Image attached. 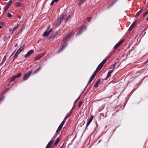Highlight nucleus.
<instances>
[{
    "label": "nucleus",
    "mask_w": 148,
    "mask_h": 148,
    "mask_svg": "<svg viewBox=\"0 0 148 148\" xmlns=\"http://www.w3.org/2000/svg\"><path fill=\"white\" fill-rule=\"evenodd\" d=\"M71 38L70 37V35H68L67 36L63 39V43L62 44L58 51V53H60L63 51L64 49L66 47L68 43L67 42Z\"/></svg>",
    "instance_id": "nucleus-1"
},
{
    "label": "nucleus",
    "mask_w": 148,
    "mask_h": 148,
    "mask_svg": "<svg viewBox=\"0 0 148 148\" xmlns=\"http://www.w3.org/2000/svg\"><path fill=\"white\" fill-rule=\"evenodd\" d=\"M86 29L87 28L85 26H82L79 28L76 34V36H78L79 35L81 34L84 31H86Z\"/></svg>",
    "instance_id": "nucleus-2"
},
{
    "label": "nucleus",
    "mask_w": 148,
    "mask_h": 148,
    "mask_svg": "<svg viewBox=\"0 0 148 148\" xmlns=\"http://www.w3.org/2000/svg\"><path fill=\"white\" fill-rule=\"evenodd\" d=\"M32 72V70H30L28 71L27 73H26L23 77V79L24 80H26L29 77L31 74Z\"/></svg>",
    "instance_id": "nucleus-3"
},
{
    "label": "nucleus",
    "mask_w": 148,
    "mask_h": 148,
    "mask_svg": "<svg viewBox=\"0 0 148 148\" xmlns=\"http://www.w3.org/2000/svg\"><path fill=\"white\" fill-rule=\"evenodd\" d=\"M62 18H63V17L61 16L56 22V25L57 27L59 26L63 21V20Z\"/></svg>",
    "instance_id": "nucleus-4"
},
{
    "label": "nucleus",
    "mask_w": 148,
    "mask_h": 148,
    "mask_svg": "<svg viewBox=\"0 0 148 148\" xmlns=\"http://www.w3.org/2000/svg\"><path fill=\"white\" fill-rule=\"evenodd\" d=\"M61 16H63V18H62L63 20H65V22L66 23L69 20L71 16L70 15H67L66 14H63Z\"/></svg>",
    "instance_id": "nucleus-5"
},
{
    "label": "nucleus",
    "mask_w": 148,
    "mask_h": 148,
    "mask_svg": "<svg viewBox=\"0 0 148 148\" xmlns=\"http://www.w3.org/2000/svg\"><path fill=\"white\" fill-rule=\"evenodd\" d=\"M93 119V116L92 115H91V116L90 117L89 119H88L87 120V122L86 124V130L87 129V127L88 126L90 125L91 122H92V120Z\"/></svg>",
    "instance_id": "nucleus-6"
},
{
    "label": "nucleus",
    "mask_w": 148,
    "mask_h": 148,
    "mask_svg": "<svg viewBox=\"0 0 148 148\" xmlns=\"http://www.w3.org/2000/svg\"><path fill=\"white\" fill-rule=\"evenodd\" d=\"M52 28L50 29L49 31L46 30L43 33V36H44L47 37L49 34H50L52 31Z\"/></svg>",
    "instance_id": "nucleus-7"
},
{
    "label": "nucleus",
    "mask_w": 148,
    "mask_h": 148,
    "mask_svg": "<svg viewBox=\"0 0 148 148\" xmlns=\"http://www.w3.org/2000/svg\"><path fill=\"white\" fill-rule=\"evenodd\" d=\"M63 122H62V123H61L60 125L58 127V129H57L56 132H58V133H59L60 131L62 129L64 124V123H63Z\"/></svg>",
    "instance_id": "nucleus-8"
},
{
    "label": "nucleus",
    "mask_w": 148,
    "mask_h": 148,
    "mask_svg": "<svg viewBox=\"0 0 148 148\" xmlns=\"http://www.w3.org/2000/svg\"><path fill=\"white\" fill-rule=\"evenodd\" d=\"M34 52V51L33 49H31L26 54H25L24 57L25 58H26L27 57L29 56L30 55L32 54Z\"/></svg>",
    "instance_id": "nucleus-9"
},
{
    "label": "nucleus",
    "mask_w": 148,
    "mask_h": 148,
    "mask_svg": "<svg viewBox=\"0 0 148 148\" xmlns=\"http://www.w3.org/2000/svg\"><path fill=\"white\" fill-rule=\"evenodd\" d=\"M123 40H121V41H119L115 45L114 47V49H116L118 47L123 43Z\"/></svg>",
    "instance_id": "nucleus-10"
},
{
    "label": "nucleus",
    "mask_w": 148,
    "mask_h": 148,
    "mask_svg": "<svg viewBox=\"0 0 148 148\" xmlns=\"http://www.w3.org/2000/svg\"><path fill=\"white\" fill-rule=\"evenodd\" d=\"M25 47V45H23L22 46H21L17 51L16 52L19 54H20V53L24 49Z\"/></svg>",
    "instance_id": "nucleus-11"
},
{
    "label": "nucleus",
    "mask_w": 148,
    "mask_h": 148,
    "mask_svg": "<svg viewBox=\"0 0 148 148\" xmlns=\"http://www.w3.org/2000/svg\"><path fill=\"white\" fill-rule=\"evenodd\" d=\"M96 74H95L94 73H93V74L91 76L88 83L87 84H88L90 83L92 80H93L95 76L96 75Z\"/></svg>",
    "instance_id": "nucleus-12"
},
{
    "label": "nucleus",
    "mask_w": 148,
    "mask_h": 148,
    "mask_svg": "<svg viewBox=\"0 0 148 148\" xmlns=\"http://www.w3.org/2000/svg\"><path fill=\"white\" fill-rule=\"evenodd\" d=\"M58 33L57 32H54L48 38V39L49 40L55 37L57 35Z\"/></svg>",
    "instance_id": "nucleus-13"
},
{
    "label": "nucleus",
    "mask_w": 148,
    "mask_h": 148,
    "mask_svg": "<svg viewBox=\"0 0 148 148\" xmlns=\"http://www.w3.org/2000/svg\"><path fill=\"white\" fill-rule=\"evenodd\" d=\"M136 21H135V22H134L132 23V24L131 25V26L128 29V31H131L132 29L134 27V26L135 25V23H136Z\"/></svg>",
    "instance_id": "nucleus-14"
},
{
    "label": "nucleus",
    "mask_w": 148,
    "mask_h": 148,
    "mask_svg": "<svg viewBox=\"0 0 148 148\" xmlns=\"http://www.w3.org/2000/svg\"><path fill=\"white\" fill-rule=\"evenodd\" d=\"M143 11V10L142 9H141L137 13L136 16H135V17L136 18H137L139 16V15L142 13Z\"/></svg>",
    "instance_id": "nucleus-15"
},
{
    "label": "nucleus",
    "mask_w": 148,
    "mask_h": 148,
    "mask_svg": "<svg viewBox=\"0 0 148 148\" xmlns=\"http://www.w3.org/2000/svg\"><path fill=\"white\" fill-rule=\"evenodd\" d=\"M103 65L101 64V63H100L97 66V70H98V71L100 70L102 67L103 66Z\"/></svg>",
    "instance_id": "nucleus-16"
},
{
    "label": "nucleus",
    "mask_w": 148,
    "mask_h": 148,
    "mask_svg": "<svg viewBox=\"0 0 148 148\" xmlns=\"http://www.w3.org/2000/svg\"><path fill=\"white\" fill-rule=\"evenodd\" d=\"M101 81V80L100 79H98L97 81L96 82V83L94 85V87L95 88L97 87L99 83Z\"/></svg>",
    "instance_id": "nucleus-17"
},
{
    "label": "nucleus",
    "mask_w": 148,
    "mask_h": 148,
    "mask_svg": "<svg viewBox=\"0 0 148 148\" xmlns=\"http://www.w3.org/2000/svg\"><path fill=\"white\" fill-rule=\"evenodd\" d=\"M113 71L114 69L108 71L107 74V77H109L110 76L111 74L113 72Z\"/></svg>",
    "instance_id": "nucleus-18"
},
{
    "label": "nucleus",
    "mask_w": 148,
    "mask_h": 148,
    "mask_svg": "<svg viewBox=\"0 0 148 148\" xmlns=\"http://www.w3.org/2000/svg\"><path fill=\"white\" fill-rule=\"evenodd\" d=\"M60 139L59 138H57L56 141V142L54 144V146H56L58 144V143L60 141Z\"/></svg>",
    "instance_id": "nucleus-19"
},
{
    "label": "nucleus",
    "mask_w": 148,
    "mask_h": 148,
    "mask_svg": "<svg viewBox=\"0 0 148 148\" xmlns=\"http://www.w3.org/2000/svg\"><path fill=\"white\" fill-rule=\"evenodd\" d=\"M44 55V54H41L38 56L36 58H35V59L38 60L40 59Z\"/></svg>",
    "instance_id": "nucleus-20"
},
{
    "label": "nucleus",
    "mask_w": 148,
    "mask_h": 148,
    "mask_svg": "<svg viewBox=\"0 0 148 148\" xmlns=\"http://www.w3.org/2000/svg\"><path fill=\"white\" fill-rule=\"evenodd\" d=\"M19 26V25L18 24H16L14 27L13 28L12 31L14 32L16 28H17Z\"/></svg>",
    "instance_id": "nucleus-21"
},
{
    "label": "nucleus",
    "mask_w": 148,
    "mask_h": 148,
    "mask_svg": "<svg viewBox=\"0 0 148 148\" xmlns=\"http://www.w3.org/2000/svg\"><path fill=\"white\" fill-rule=\"evenodd\" d=\"M15 5L18 7H20L22 5V4L20 3L16 2L15 4Z\"/></svg>",
    "instance_id": "nucleus-22"
},
{
    "label": "nucleus",
    "mask_w": 148,
    "mask_h": 148,
    "mask_svg": "<svg viewBox=\"0 0 148 148\" xmlns=\"http://www.w3.org/2000/svg\"><path fill=\"white\" fill-rule=\"evenodd\" d=\"M57 134H56V135H54L53 136V137L52 138L51 140H52V141L53 142L54 140H55V138H56V137H57V136L58 134H59V133H58V132H57Z\"/></svg>",
    "instance_id": "nucleus-23"
},
{
    "label": "nucleus",
    "mask_w": 148,
    "mask_h": 148,
    "mask_svg": "<svg viewBox=\"0 0 148 148\" xmlns=\"http://www.w3.org/2000/svg\"><path fill=\"white\" fill-rule=\"evenodd\" d=\"M53 142L52 141V140H50L49 142L47 145L49 147H50L52 145Z\"/></svg>",
    "instance_id": "nucleus-24"
},
{
    "label": "nucleus",
    "mask_w": 148,
    "mask_h": 148,
    "mask_svg": "<svg viewBox=\"0 0 148 148\" xmlns=\"http://www.w3.org/2000/svg\"><path fill=\"white\" fill-rule=\"evenodd\" d=\"M79 98H80V96L79 97H78L77 98L75 101L74 102V104L73 106V107H74L75 106V105L77 104V101L79 99Z\"/></svg>",
    "instance_id": "nucleus-25"
},
{
    "label": "nucleus",
    "mask_w": 148,
    "mask_h": 148,
    "mask_svg": "<svg viewBox=\"0 0 148 148\" xmlns=\"http://www.w3.org/2000/svg\"><path fill=\"white\" fill-rule=\"evenodd\" d=\"M15 79H16V77L14 76H13L12 77L10 78V82H12L13 81L15 80Z\"/></svg>",
    "instance_id": "nucleus-26"
},
{
    "label": "nucleus",
    "mask_w": 148,
    "mask_h": 148,
    "mask_svg": "<svg viewBox=\"0 0 148 148\" xmlns=\"http://www.w3.org/2000/svg\"><path fill=\"white\" fill-rule=\"evenodd\" d=\"M9 7L8 6L6 5L5 6L4 8V11L3 12V13H4L6 11L8 10Z\"/></svg>",
    "instance_id": "nucleus-27"
},
{
    "label": "nucleus",
    "mask_w": 148,
    "mask_h": 148,
    "mask_svg": "<svg viewBox=\"0 0 148 148\" xmlns=\"http://www.w3.org/2000/svg\"><path fill=\"white\" fill-rule=\"evenodd\" d=\"M18 53L16 52L14 56V59H15L17 58L18 57V55L19 54Z\"/></svg>",
    "instance_id": "nucleus-28"
},
{
    "label": "nucleus",
    "mask_w": 148,
    "mask_h": 148,
    "mask_svg": "<svg viewBox=\"0 0 148 148\" xmlns=\"http://www.w3.org/2000/svg\"><path fill=\"white\" fill-rule=\"evenodd\" d=\"M21 73H19L18 74H17L16 75L14 76L16 78H18L21 75Z\"/></svg>",
    "instance_id": "nucleus-29"
},
{
    "label": "nucleus",
    "mask_w": 148,
    "mask_h": 148,
    "mask_svg": "<svg viewBox=\"0 0 148 148\" xmlns=\"http://www.w3.org/2000/svg\"><path fill=\"white\" fill-rule=\"evenodd\" d=\"M5 97L4 96H2L1 98H0V103H1V101H3L5 99Z\"/></svg>",
    "instance_id": "nucleus-30"
},
{
    "label": "nucleus",
    "mask_w": 148,
    "mask_h": 148,
    "mask_svg": "<svg viewBox=\"0 0 148 148\" xmlns=\"http://www.w3.org/2000/svg\"><path fill=\"white\" fill-rule=\"evenodd\" d=\"M41 67H39L38 68H37L36 70L34 71V73H37L41 69Z\"/></svg>",
    "instance_id": "nucleus-31"
},
{
    "label": "nucleus",
    "mask_w": 148,
    "mask_h": 148,
    "mask_svg": "<svg viewBox=\"0 0 148 148\" xmlns=\"http://www.w3.org/2000/svg\"><path fill=\"white\" fill-rule=\"evenodd\" d=\"M12 2V0H10V1H9V2L6 5L8 6L9 7L10 5L11 4Z\"/></svg>",
    "instance_id": "nucleus-32"
},
{
    "label": "nucleus",
    "mask_w": 148,
    "mask_h": 148,
    "mask_svg": "<svg viewBox=\"0 0 148 148\" xmlns=\"http://www.w3.org/2000/svg\"><path fill=\"white\" fill-rule=\"evenodd\" d=\"M74 33L73 32H71L70 34L69 35H70V37L71 38L74 34Z\"/></svg>",
    "instance_id": "nucleus-33"
},
{
    "label": "nucleus",
    "mask_w": 148,
    "mask_h": 148,
    "mask_svg": "<svg viewBox=\"0 0 148 148\" xmlns=\"http://www.w3.org/2000/svg\"><path fill=\"white\" fill-rule=\"evenodd\" d=\"M106 62V61L104 59L100 63L102 65H103Z\"/></svg>",
    "instance_id": "nucleus-34"
},
{
    "label": "nucleus",
    "mask_w": 148,
    "mask_h": 148,
    "mask_svg": "<svg viewBox=\"0 0 148 148\" xmlns=\"http://www.w3.org/2000/svg\"><path fill=\"white\" fill-rule=\"evenodd\" d=\"M83 103V102L82 101H80L78 104V107L80 108L81 107Z\"/></svg>",
    "instance_id": "nucleus-35"
},
{
    "label": "nucleus",
    "mask_w": 148,
    "mask_h": 148,
    "mask_svg": "<svg viewBox=\"0 0 148 148\" xmlns=\"http://www.w3.org/2000/svg\"><path fill=\"white\" fill-rule=\"evenodd\" d=\"M74 109V107H73L72 108H71V110H70V112L69 113H70V114H71L72 113Z\"/></svg>",
    "instance_id": "nucleus-36"
},
{
    "label": "nucleus",
    "mask_w": 148,
    "mask_h": 148,
    "mask_svg": "<svg viewBox=\"0 0 148 148\" xmlns=\"http://www.w3.org/2000/svg\"><path fill=\"white\" fill-rule=\"evenodd\" d=\"M148 14V10L147 11L145 12L143 14V16H146Z\"/></svg>",
    "instance_id": "nucleus-37"
},
{
    "label": "nucleus",
    "mask_w": 148,
    "mask_h": 148,
    "mask_svg": "<svg viewBox=\"0 0 148 148\" xmlns=\"http://www.w3.org/2000/svg\"><path fill=\"white\" fill-rule=\"evenodd\" d=\"M7 15L8 17H11L12 16V15L10 13H8Z\"/></svg>",
    "instance_id": "nucleus-38"
},
{
    "label": "nucleus",
    "mask_w": 148,
    "mask_h": 148,
    "mask_svg": "<svg viewBox=\"0 0 148 148\" xmlns=\"http://www.w3.org/2000/svg\"><path fill=\"white\" fill-rule=\"evenodd\" d=\"M71 114H70V113H68L67 114L66 116L65 117V119H67L69 117Z\"/></svg>",
    "instance_id": "nucleus-39"
},
{
    "label": "nucleus",
    "mask_w": 148,
    "mask_h": 148,
    "mask_svg": "<svg viewBox=\"0 0 148 148\" xmlns=\"http://www.w3.org/2000/svg\"><path fill=\"white\" fill-rule=\"evenodd\" d=\"M7 38V35H5L3 36V40L4 41H5V39H6Z\"/></svg>",
    "instance_id": "nucleus-40"
},
{
    "label": "nucleus",
    "mask_w": 148,
    "mask_h": 148,
    "mask_svg": "<svg viewBox=\"0 0 148 148\" xmlns=\"http://www.w3.org/2000/svg\"><path fill=\"white\" fill-rule=\"evenodd\" d=\"M91 17H88L87 18V21L88 22H89L90 21L91 19Z\"/></svg>",
    "instance_id": "nucleus-41"
},
{
    "label": "nucleus",
    "mask_w": 148,
    "mask_h": 148,
    "mask_svg": "<svg viewBox=\"0 0 148 148\" xmlns=\"http://www.w3.org/2000/svg\"><path fill=\"white\" fill-rule=\"evenodd\" d=\"M117 0H114L111 3L113 5L116 1Z\"/></svg>",
    "instance_id": "nucleus-42"
},
{
    "label": "nucleus",
    "mask_w": 148,
    "mask_h": 148,
    "mask_svg": "<svg viewBox=\"0 0 148 148\" xmlns=\"http://www.w3.org/2000/svg\"><path fill=\"white\" fill-rule=\"evenodd\" d=\"M50 25H49L48 26V27L47 28V29L46 30L49 31V30L50 29Z\"/></svg>",
    "instance_id": "nucleus-43"
},
{
    "label": "nucleus",
    "mask_w": 148,
    "mask_h": 148,
    "mask_svg": "<svg viewBox=\"0 0 148 148\" xmlns=\"http://www.w3.org/2000/svg\"><path fill=\"white\" fill-rule=\"evenodd\" d=\"M88 84H87L86 85V87H85V88H84V90L82 92V93H81V94H82V93H83V92H84V91L87 88V87H88Z\"/></svg>",
    "instance_id": "nucleus-44"
},
{
    "label": "nucleus",
    "mask_w": 148,
    "mask_h": 148,
    "mask_svg": "<svg viewBox=\"0 0 148 148\" xmlns=\"http://www.w3.org/2000/svg\"><path fill=\"white\" fill-rule=\"evenodd\" d=\"M88 84H87L86 85V87H85V88H84V90L82 92V93H81V94H82V93H83V92H84V91L87 88V87H88Z\"/></svg>",
    "instance_id": "nucleus-45"
},
{
    "label": "nucleus",
    "mask_w": 148,
    "mask_h": 148,
    "mask_svg": "<svg viewBox=\"0 0 148 148\" xmlns=\"http://www.w3.org/2000/svg\"><path fill=\"white\" fill-rule=\"evenodd\" d=\"M16 49L14 51H13V52H12V54H11V55H10V57H9V58H10V57H11L14 54V53L16 51Z\"/></svg>",
    "instance_id": "nucleus-46"
},
{
    "label": "nucleus",
    "mask_w": 148,
    "mask_h": 148,
    "mask_svg": "<svg viewBox=\"0 0 148 148\" xmlns=\"http://www.w3.org/2000/svg\"><path fill=\"white\" fill-rule=\"evenodd\" d=\"M55 1H54V0H52V1L51 2V3L50 4V5H53V4L55 2Z\"/></svg>",
    "instance_id": "nucleus-47"
},
{
    "label": "nucleus",
    "mask_w": 148,
    "mask_h": 148,
    "mask_svg": "<svg viewBox=\"0 0 148 148\" xmlns=\"http://www.w3.org/2000/svg\"><path fill=\"white\" fill-rule=\"evenodd\" d=\"M112 5V4L111 3L108 6V8H109Z\"/></svg>",
    "instance_id": "nucleus-48"
},
{
    "label": "nucleus",
    "mask_w": 148,
    "mask_h": 148,
    "mask_svg": "<svg viewBox=\"0 0 148 148\" xmlns=\"http://www.w3.org/2000/svg\"><path fill=\"white\" fill-rule=\"evenodd\" d=\"M6 59V58L5 56L3 58L2 61L5 62V61Z\"/></svg>",
    "instance_id": "nucleus-49"
},
{
    "label": "nucleus",
    "mask_w": 148,
    "mask_h": 148,
    "mask_svg": "<svg viewBox=\"0 0 148 148\" xmlns=\"http://www.w3.org/2000/svg\"><path fill=\"white\" fill-rule=\"evenodd\" d=\"M4 24V23L2 22V21H1L0 22V25H3Z\"/></svg>",
    "instance_id": "nucleus-50"
},
{
    "label": "nucleus",
    "mask_w": 148,
    "mask_h": 148,
    "mask_svg": "<svg viewBox=\"0 0 148 148\" xmlns=\"http://www.w3.org/2000/svg\"><path fill=\"white\" fill-rule=\"evenodd\" d=\"M66 119H65V117L64 119L62 122H64L63 123H64Z\"/></svg>",
    "instance_id": "nucleus-51"
},
{
    "label": "nucleus",
    "mask_w": 148,
    "mask_h": 148,
    "mask_svg": "<svg viewBox=\"0 0 148 148\" xmlns=\"http://www.w3.org/2000/svg\"><path fill=\"white\" fill-rule=\"evenodd\" d=\"M148 62V59L145 62V64H146Z\"/></svg>",
    "instance_id": "nucleus-52"
},
{
    "label": "nucleus",
    "mask_w": 148,
    "mask_h": 148,
    "mask_svg": "<svg viewBox=\"0 0 148 148\" xmlns=\"http://www.w3.org/2000/svg\"><path fill=\"white\" fill-rule=\"evenodd\" d=\"M72 144H73L72 142H71V143H70L68 145H69V146L71 145H72Z\"/></svg>",
    "instance_id": "nucleus-53"
},
{
    "label": "nucleus",
    "mask_w": 148,
    "mask_h": 148,
    "mask_svg": "<svg viewBox=\"0 0 148 148\" xmlns=\"http://www.w3.org/2000/svg\"><path fill=\"white\" fill-rule=\"evenodd\" d=\"M98 71V70H97V69H96V70H95V72L94 73V74H95V72H96L97 73V72H98V71Z\"/></svg>",
    "instance_id": "nucleus-54"
},
{
    "label": "nucleus",
    "mask_w": 148,
    "mask_h": 148,
    "mask_svg": "<svg viewBox=\"0 0 148 148\" xmlns=\"http://www.w3.org/2000/svg\"><path fill=\"white\" fill-rule=\"evenodd\" d=\"M109 58V57H106V58L105 59V60H106V61Z\"/></svg>",
    "instance_id": "nucleus-55"
},
{
    "label": "nucleus",
    "mask_w": 148,
    "mask_h": 148,
    "mask_svg": "<svg viewBox=\"0 0 148 148\" xmlns=\"http://www.w3.org/2000/svg\"><path fill=\"white\" fill-rule=\"evenodd\" d=\"M112 53L110 54L108 56V57H109V58L112 55Z\"/></svg>",
    "instance_id": "nucleus-56"
},
{
    "label": "nucleus",
    "mask_w": 148,
    "mask_h": 148,
    "mask_svg": "<svg viewBox=\"0 0 148 148\" xmlns=\"http://www.w3.org/2000/svg\"><path fill=\"white\" fill-rule=\"evenodd\" d=\"M116 62L114 64V68L115 67V65H116Z\"/></svg>",
    "instance_id": "nucleus-57"
},
{
    "label": "nucleus",
    "mask_w": 148,
    "mask_h": 148,
    "mask_svg": "<svg viewBox=\"0 0 148 148\" xmlns=\"http://www.w3.org/2000/svg\"><path fill=\"white\" fill-rule=\"evenodd\" d=\"M4 62H3V61H2V62L1 63V64H0V65H2V64H3V63H4Z\"/></svg>",
    "instance_id": "nucleus-58"
},
{
    "label": "nucleus",
    "mask_w": 148,
    "mask_h": 148,
    "mask_svg": "<svg viewBox=\"0 0 148 148\" xmlns=\"http://www.w3.org/2000/svg\"><path fill=\"white\" fill-rule=\"evenodd\" d=\"M4 93H5L4 92H3V91L1 93V95H3V94H4Z\"/></svg>",
    "instance_id": "nucleus-59"
},
{
    "label": "nucleus",
    "mask_w": 148,
    "mask_h": 148,
    "mask_svg": "<svg viewBox=\"0 0 148 148\" xmlns=\"http://www.w3.org/2000/svg\"><path fill=\"white\" fill-rule=\"evenodd\" d=\"M6 88V89H5V90H6V91H7V90H8L9 89V88Z\"/></svg>",
    "instance_id": "nucleus-60"
},
{
    "label": "nucleus",
    "mask_w": 148,
    "mask_h": 148,
    "mask_svg": "<svg viewBox=\"0 0 148 148\" xmlns=\"http://www.w3.org/2000/svg\"><path fill=\"white\" fill-rule=\"evenodd\" d=\"M12 30V28H10L9 29V32H11Z\"/></svg>",
    "instance_id": "nucleus-61"
},
{
    "label": "nucleus",
    "mask_w": 148,
    "mask_h": 148,
    "mask_svg": "<svg viewBox=\"0 0 148 148\" xmlns=\"http://www.w3.org/2000/svg\"><path fill=\"white\" fill-rule=\"evenodd\" d=\"M15 47H18V45L16 44L15 45Z\"/></svg>",
    "instance_id": "nucleus-62"
},
{
    "label": "nucleus",
    "mask_w": 148,
    "mask_h": 148,
    "mask_svg": "<svg viewBox=\"0 0 148 148\" xmlns=\"http://www.w3.org/2000/svg\"><path fill=\"white\" fill-rule=\"evenodd\" d=\"M50 147H49L47 145L45 148H50Z\"/></svg>",
    "instance_id": "nucleus-63"
},
{
    "label": "nucleus",
    "mask_w": 148,
    "mask_h": 148,
    "mask_svg": "<svg viewBox=\"0 0 148 148\" xmlns=\"http://www.w3.org/2000/svg\"><path fill=\"white\" fill-rule=\"evenodd\" d=\"M146 20H147V21H148V16H147V18H146Z\"/></svg>",
    "instance_id": "nucleus-64"
}]
</instances>
